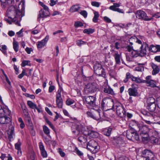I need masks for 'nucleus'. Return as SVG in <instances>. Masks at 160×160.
<instances>
[{
	"mask_svg": "<svg viewBox=\"0 0 160 160\" xmlns=\"http://www.w3.org/2000/svg\"><path fill=\"white\" fill-rule=\"evenodd\" d=\"M94 30L91 29V28H88V29H85L83 31V32L84 33H86L87 34H89L91 33H92L94 32Z\"/></svg>",
	"mask_w": 160,
	"mask_h": 160,
	"instance_id": "42",
	"label": "nucleus"
},
{
	"mask_svg": "<svg viewBox=\"0 0 160 160\" xmlns=\"http://www.w3.org/2000/svg\"><path fill=\"white\" fill-rule=\"evenodd\" d=\"M76 151L77 153L79 156H81L83 155V153H82L81 151L79 150L78 149H76Z\"/></svg>",
	"mask_w": 160,
	"mask_h": 160,
	"instance_id": "61",
	"label": "nucleus"
},
{
	"mask_svg": "<svg viewBox=\"0 0 160 160\" xmlns=\"http://www.w3.org/2000/svg\"><path fill=\"white\" fill-rule=\"evenodd\" d=\"M8 138L10 141L13 140L15 137V134L14 133V128H12L8 132Z\"/></svg>",
	"mask_w": 160,
	"mask_h": 160,
	"instance_id": "28",
	"label": "nucleus"
},
{
	"mask_svg": "<svg viewBox=\"0 0 160 160\" xmlns=\"http://www.w3.org/2000/svg\"><path fill=\"white\" fill-rule=\"evenodd\" d=\"M11 13H13L14 14L15 13V15H14L13 16L11 15L10 17H9V18H13V21L16 20V19H15V18H18V17L20 18H21L22 17V16H21L22 14L21 12L19 10H17L16 11H12V12H9L8 11V14L10 15Z\"/></svg>",
	"mask_w": 160,
	"mask_h": 160,
	"instance_id": "17",
	"label": "nucleus"
},
{
	"mask_svg": "<svg viewBox=\"0 0 160 160\" xmlns=\"http://www.w3.org/2000/svg\"><path fill=\"white\" fill-rule=\"evenodd\" d=\"M26 65H28L29 66H31L30 61L29 60H24L22 62L21 64L22 67H24Z\"/></svg>",
	"mask_w": 160,
	"mask_h": 160,
	"instance_id": "44",
	"label": "nucleus"
},
{
	"mask_svg": "<svg viewBox=\"0 0 160 160\" xmlns=\"http://www.w3.org/2000/svg\"><path fill=\"white\" fill-rule=\"evenodd\" d=\"M155 100L153 98L150 97L148 99V103H149L150 104H152V103H155Z\"/></svg>",
	"mask_w": 160,
	"mask_h": 160,
	"instance_id": "51",
	"label": "nucleus"
},
{
	"mask_svg": "<svg viewBox=\"0 0 160 160\" xmlns=\"http://www.w3.org/2000/svg\"><path fill=\"white\" fill-rule=\"evenodd\" d=\"M121 46L120 43L118 42H116L115 43V47L117 49H118Z\"/></svg>",
	"mask_w": 160,
	"mask_h": 160,
	"instance_id": "62",
	"label": "nucleus"
},
{
	"mask_svg": "<svg viewBox=\"0 0 160 160\" xmlns=\"http://www.w3.org/2000/svg\"><path fill=\"white\" fill-rule=\"evenodd\" d=\"M155 60L158 62H160V56H156L154 58Z\"/></svg>",
	"mask_w": 160,
	"mask_h": 160,
	"instance_id": "63",
	"label": "nucleus"
},
{
	"mask_svg": "<svg viewBox=\"0 0 160 160\" xmlns=\"http://www.w3.org/2000/svg\"><path fill=\"white\" fill-rule=\"evenodd\" d=\"M101 106L103 108H108L107 109H112L114 106L113 100L110 98H104L102 100Z\"/></svg>",
	"mask_w": 160,
	"mask_h": 160,
	"instance_id": "9",
	"label": "nucleus"
},
{
	"mask_svg": "<svg viewBox=\"0 0 160 160\" xmlns=\"http://www.w3.org/2000/svg\"><path fill=\"white\" fill-rule=\"evenodd\" d=\"M94 16L92 19V21L95 23H96L98 22V18L99 16V13L96 11H94Z\"/></svg>",
	"mask_w": 160,
	"mask_h": 160,
	"instance_id": "34",
	"label": "nucleus"
},
{
	"mask_svg": "<svg viewBox=\"0 0 160 160\" xmlns=\"http://www.w3.org/2000/svg\"><path fill=\"white\" fill-rule=\"evenodd\" d=\"M151 78V76H147L145 78L146 80H143V82L146 83L148 86L153 88L157 87L156 82L152 79Z\"/></svg>",
	"mask_w": 160,
	"mask_h": 160,
	"instance_id": "14",
	"label": "nucleus"
},
{
	"mask_svg": "<svg viewBox=\"0 0 160 160\" xmlns=\"http://www.w3.org/2000/svg\"><path fill=\"white\" fill-rule=\"evenodd\" d=\"M46 122L49 125V126L53 130H55V128L52 123L48 119H46Z\"/></svg>",
	"mask_w": 160,
	"mask_h": 160,
	"instance_id": "52",
	"label": "nucleus"
},
{
	"mask_svg": "<svg viewBox=\"0 0 160 160\" xmlns=\"http://www.w3.org/2000/svg\"><path fill=\"white\" fill-rule=\"evenodd\" d=\"M91 4L92 6L97 7H99L100 5L99 2H92L91 3Z\"/></svg>",
	"mask_w": 160,
	"mask_h": 160,
	"instance_id": "54",
	"label": "nucleus"
},
{
	"mask_svg": "<svg viewBox=\"0 0 160 160\" xmlns=\"http://www.w3.org/2000/svg\"><path fill=\"white\" fill-rule=\"evenodd\" d=\"M62 90V89H59L56 95V100L57 99H61V92Z\"/></svg>",
	"mask_w": 160,
	"mask_h": 160,
	"instance_id": "43",
	"label": "nucleus"
},
{
	"mask_svg": "<svg viewBox=\"0 0 160 160\" xmlns=\"http://www.w3.org/2000/svg\"><path fill=\"white\" fill-rule=\"evenodd\" d=\"M57 104L59 108H62V100L61 99H57L56 100Z\"/></svg>",
	"mask_w": 160,
	"mask_h": 160,
	"instance_id": "39",
	"label": "nucleus"
},
{
	"mask_svg": "<svg viewBox=\"0 0 160 160\" xmlns=\"http://www.w3.org/2000/svg\"><path fill=\"white\" fill-rule=\"evenodd\" d=\"M25 51L28 54H30L31 53V52L32 51V49L31 48H29L28 47H27L25 48Z\"/></svg>",
	"mask_w": 160,
	"mask_h": 160,
	"instance_id": "58",
	"label": "nucleus"
},
{
	"mask_svg": "<svg viewBox=\"0 0 160 160\" xmlns=\"http://www.w3.org/2000/svg\"><path fill=\"white\" fill-rule=\"evenodd\" d=\"M76 130L72 131L75 134H78L80 132L85 136H88L92 138H96L98 136V133L92 129L88 128H85L81 124L78 123L75 126Z\"/></svg>",
	"mask_w": 160,
	"mask_h": 160,
	"instance_id": "1",
	"label": "nucleus"
},
{
	"mask_svg": "<svg viewBox=\"0 0 160 160\" xmlns=\"http://www.w3.org/2000/svg\"><path fill=\"white\" fill-rule=\"evenodd\" d=\"M126 48L127 50L126 57L127 61L130 62L133 61V58L139 56L138 52L133 50L132 48L130 46H128Z\"/></svg>",
	"mask_w": 160,
	"mask_h": 160,
	"instance_id": "3",
	"label": "nucleus"
},
{
	"mask_svg": "<svg viewBox=\"0 0 160 160\" xmlns=\"http://www.w3.org/2000/svg\"><path fill=\"white\" fill-rule=\"evenodd\" d=\"M44 141L46 144L49 145H50L51 144L52 142V141L47 137H45L44 138Z\"/></svg>",
	"mask_w": 160,
	"mask_h": 160,
	"instance_id": "48",
	"label": "nucleus"
},
{
	"mask_svg": "<svg viewBox=\"0 0 160 160\" xmlns=\"http://www.w3.org/2000/svg\"><path fill=\"white\" fill-rule=\"evenodd\" d=\"M98 145L97 142L94 140H91L87 144V148L90 151H92L97 148Z\"/></svg>",
	"mask_w": 160,
	"mask_h": 160,
	"instance_id": "16",
	"label": "nucleus"
},
{
	"mask_svg": "<svg viewBox=\"0 0 160 160\" xmlns=\"http://www.w3.org/2000/svg\"><path fill=\"white\" fill-rule=\"evenodd\" d=\"M157 101L158 102L157 104L158 105V107L160 109V97H158L157 98Z\"/></svg>",
	"mask_w": 160,
	"mask_h": 160,
	"instance_id": "64",
	"label": "nucleus"
},
{
	"mask_svg": "<svg viewBox=\"0 0 160 160\" xmlns=\"http://www.w3.org/2000/svg\"><path fill=\"white\" fill-rule=\"evenodd\" d=\"M48 36H47L43 40L40 41L38 42L37 44L38 48H41L44 47L48 41Z\"/></svg>",
	"mask_w": 160,
	"mask_h": 160,
	"instance_id": "22",
	"label": "nucleus"
},
{
	"mask_svg": "<svg viewBox=\"0 0 160 160\" xmlns=\"http://www.w3.org/2000/svg\"><path fill=\"white\" fill-rule=\"evenodd\" d=\"M43 130L44 133L48 136L50 137V130L49 128L46 126H43Z\"/></svg>",
	"mask_w": 160,
	"mask_h": 160,
	"instance_id": "36",
	"label": "nucleus"
},
{
	"mask_svg": "<svg viewBox=\"0 0 160 160\" xmlns=\"http://www.w3.org/2000/svg\"><path fill=\"white\" fill-rule=\"evenodd\" d=\"M58 152L62 157H64L65 156V153L62 151L61 148H59L58 149Z\"/></svg>",
	"mask_w": 160,
	"mask_h": 160,
	"instance_id": "55",
	"label": "nucleus"
},
{
	"mask_svg": "<svg viewBox=\"0 0 160 160\" xmlns=\"http://www.w3.org/2000/svg\"><path fill=\"white\" fill-rule=\"evenodd\" d=\"M86 42L81 40H78L76 41V44L78 46H80L82 45L86 44Z\"/></svg>",
	"mask_w": 160,
	"mask_h": 160,
	"instance_id": "46",
	"label": "nucleus"
},
{
	"mask_svg": "<svg viewBox=\"0 0 160 160\" xmlns=\"http://www.w3.org/2000/svg\"><path fill=\"white\" fill-rule=\"evenodd\" d=\"M131 79L132 81L139 83L143 82V80H142L140 78L135 77L133 76H132L131 77Z\"/></svg>",
	"mask_w": 160,
	"mask_h": 160,
	"instance_id": "38",
	"label": "nucleus"
},
{
	"mask_svg": "<svg viewBox=\"0 0 160 160\" xmlns=\"http://www.w3.org/2000/svg\"><path fill=\"white\" fill-rule=\"evenodd\" d=\"M27 104L29 107L32 109H35L37 108V105L30 101H28Z\"/></svg>",
	"mask_w": 160,
	"mask_h": 160,
	"instance_id": "31",
	"label": "nucleus"
},
{
	"mask_svg": "<svg viewBox=\"0 0 160 160\" xmlns=\"http://www.w3.org/2000/svg\"><path fill=\"white\" fill-rule=\"evenodd\" d=\"M0 50L2 52L4 55H7L6 50L7 49V46L5 45H2L1 46Z\"/></svg>",
	"mask_w": 160,
	"mask_h": 160,
	"instance_id": "41",
	"label": "nucleus"
},
{
	"mask_svg": "<svg viewBox=\"0 0 160 160\" xmlns=\"http://www.w3.org/2000/svg\"><path fill=\"white\" fill-rule=\"evenodd\" d=\"M83 101L88 106L93 108L95 107L96 98L93 96H87L84 97Z\"/></svg>",
	"mask_w": 160,
	"mask_h": 160,
	"instance_id": "7",
	"label": "nucleus"
},
{
	"mask_svg": "<svg viewBox=\"0 0 160 160\" xmlns=\"http://www.w3.org/2000/svg\"><path fill=\"white\" fill-rule=\"evenodd\" d=\"M109 72L110 76L112 77H114L116 75V72L114 70H110Z\"/></svg>",
	"mask_w": 160,
	"mask_h": 160,
	"instance_id": "56",
	"label": "nucleus"
},
{
	"mask_svg": "<svg viewBox=\"0 0 160 160\" xmlns=\"http://www.w3.org/2000/svg\"><path fill=\"white\" fill-rule=\"evenodd\" d=\"M21 142L20 141V140L19 139L18 142L15 144V148L17 150H20L21 148Z\"/></svg>",
	"mask_w": 160,
	"mask_h": 160,
	"instance_id": "45",
	"label": "nucleus"
},
{
	"mask_svg": "<svg viewBox=\"0 0 160 160\" xmlns=\"http://www.w3.org/2000/svg\"><path fill=\"white\" fill-rule=\"evenodd\" d=\"M158 135V132L154 130L150 129L148 132L149 137L150 136L151 138L157 137Z\"/></svg>",
	"mask_w": 160,
	"mask_h": 160,
	"instance_id": "29",
	"label": "nucleus"
},
{
	"mask_svg": "<svg viewBox=\"0 0 160 160\" xmlns=\"http://www.w3.org/2000/svg\"><path fill=\"white\" fill-rule=\"evenodd\" d=\"M93 108L94 111L92 112H87V114L88 116L92 118L97 120H98L101 118V113H102V112L99 109V107H95Z\"/></svg>",
	"mask_w": 160,
	"mask_h": 160,
	"instance_id": "5",
	"label": "nucleus"
},
{
	"mask_svg": "<svg viewBox=\"0 0 160 160\" xmlns=\"http://www.w3.org/2000/svg\"><path fill=\"white\" fill-rule=\"evenodd\" d=\"M151 140L152 142L157 144H160V138H158L156 137L151 138Z\"/></svg>",
	"mask_w": 160,
	"mask_h": 160,
	"instance_id": "35",
	"label": "nucleus"
},
{
	"mask_svg": "<svg viewBox=\"0 0 160 160\" xmlns=\"http://www.w3.org/2000/svg\"><path fill=\"white\" fill-rule=\"evenodd\" d=\"M139 44H141V46L139 52V55L141 57L144 56L146 54L147 50L149 48L148 45L144 42Z\"/></svg>",
	"mask_w": 160,
	"mask_h": 160,
	"instance_id": "13",
	"label": "nucleus"
},
{
	"mask_svg": "<svg viewBox=\"0 0 160 160\" xmlns=\"http://www.w3.org/2000/svg\"><path fill=\"white\" fill-rule=\"evenodd\" d=\"M80 14L85 18H86L87 17L88 13L85 10L81 11L80 12Z\"/></svg>",
	"mask_w": 160,
	"mask_h": 160,
	"instance_id": "53",
	"label": "nucleus"
},
{
	"mask_svg": "<svg viewBox=\"0 0 160 160\" xmlns=\"http://www.w3.org/2000/svg\"><path fill=\"white\" fill-rule=\"evenodd\" d=\"M50 14L49 11H47L44 10L42 9H41L39 12V14L38 18V20L40 21L41 18H46Z\"/></svg>",
	"mask_w": 160,
	"mask_h": 160,
	"instance_id": "18",
	"label": "nucleus"
},
{
	"mask_svg": "<svg viewBox=\"0 0 160 160\" xmlns=\"http://www.w3.org/2000/svg\"><path fill=\"white\" fill-rule=\"evenodd\" d=\"M137 18L141 20L145 21H149L152 19V17H148L146 13L143 11L138 10L135 13Z\"/></svg>",
	"mask_w": 160,
	"mask_h": 160,
	"instance_id": "8",
	"label": "nucleus"
},
{
	"mask_svg": "<svg viewBox=\"0 0 160 160\" xmlns=\"http://www.w3.org/2000/svg\"><path fill=\"white\" fill-rule=\"evenodd\" d=\"M13 48L16 52H17L19 49V45L18 43L16 41H14L13 42Z\"/></svg>",
	"mask_w": 160,
	"mask_h": 160,
	"instance_id": "37",
	"label": "nucleus"
},
{
	"mask_svg": "<svg viewBox=\"0 0 160 160\" xmlns=\"http://www.w3.org/2000/svg\"><path fill=\"white\" fill-rule=\"evenodd\" d=\"M105 85L104 88V92L105 93L112 95L114 94V92L112 89L108 85L107 81L105 82Z\"/></svg>",
	"mask_w": 160,
	"mask_h": 160,
	"instance_id": "20",
	"label": "nucleus"
},
{
	"mask_svg": "<svg viewBox=\"0 0 160 160\" xmlns=\"http://www.w3.org/2000/svg\"><path fill=\"white\" fill-rule=\"evenodd\" d=\"M120 6L119 3H114L113 5L110 6L109 8L110 9L114 11H116L119 13H123L124 12L122 9L118 8Z\"/></svg>",
	"mask_w": 160,
	"mask_h": 160,
	"instance_id": "19",
	"label": "nucleus"
},
{
	"mask_svg": "<svg viewBox=\"0 0 160 160\" xmlns=\"http://www.w3.org/2000/svg\"><path fill=\"white\" fill-rule=\"evenodd\" d=\"M116 112L117 115L121 118L124 117L126 115V112L123 106L121 104L116 105Z\"/></svg>",
	"mask_w": 160,
	"mask_h": 160,
	"instance_id": "12",
	"label": "nucleus"
},
{
	"mask_svg": "<svg viewBox=\"0 0 160 160\" xmlns=\"http://www.w3.org/2000/svg\"><path fill=\"white\" fill-rule=\"evenodd\" d=\"M75 101L74 100L70 99H68L66 101V104L67 105H70L74 103Z\"/></svg>",
	"mask_w": 160,
	"mask_h": 160,
	"instance_id": "47",
	"label": "nucleus"
},
{
	"mask_svg": "<svg viewBox=\"0 0 160 160\" xmlns=\"http://www.w3.org/2000/svg\"><path fill=\"white\" fill-rule=\"evenodd\" d=\"M74 25L76 28H77L82 26L83 25L82 22H75Z\"/></svg>",
	"mask_w": 160,
	"mask_h": 160,
	"instance_id": "49",
	"label": "nucleus"
},
{
	"mask_svg": "<svg viewBox=\"0 0 160 160\" xmlns=\"http://www.w3.org/2000/svg\"><path fill=\"white\" fill-rule=\"evenodd\" d=\"M112 130V129L111 128H105L103 131L104 134L107 136H109L111 134Z\"/></svg>",
	"mask_w": 160,
	"mask_h": 160,
	"instance_id": "33",
	"label": "nucleus"
},
{
	"mask_svg": "<svg viewBox=\"0 0 160 160\" xmlns=\"http://www.w3.org/2000/svg\"><path fill=\"white\" fill-rule=\"evenodd\" d=\"M99 90V86L95 83L87 84L85 88L86 93H93Z\"/></svg>",
	"mask_w": 160,
	"mask_h": 160,
	"instance_id": "6",
	"label": "nucleus"
},
{
	"mask_svg": "<svg viewBox=\"0 0 160 160\" xmlns=\"http://www.w3.org/2000/svg\"><path fill=\"white\" fill-rule=\"evenodd\" d=\"M142 126L138 127V132L142 136L143 141L148 140L149 139L148 132L150 129H149L142 122Z\"/></svg>",
	"mask_w": 160,
	"mask_h": 160,
	"instance_id": "4",
	"label": "nucleus"
},
{
	"mask_svg": "<svg viewBox=\"0 0 160 160\" xmlns=\"http://www.w3.org/2000/svg\"><path fill=\"white\" fill-rule=\"evenodd\" d=\"M94 70L95 73L99 76H102L105 78L106 73L104 70L102 68L101 64L96 63L94 66Z\"/></svg>",
	"mask_w": 160,
	"mask_h": 160,
	"instance_id": "10",
	"label": "nucleus"
},
{
	"mask_svg": "<svg viewBox=\"0 0 160 160\" xmlns=\"http://www.w3.org/2000/svg\"><path fill=\"white\" fill-rule=\"evenodd\" d=\"M150 64L153 69L152 71V74L153 75H155L158 73L160 71V68L158 66L153 63H151Z\"/></svg>",
	"mask_w": 160,
	"mask_h": 160,
	"instance_id": "23",
	"label": "nucleus"
},
{
	"mask_svg": "<svg viewBox=\"0 0 160 160\" xmlns=\"http://www.w3.org/2000/svg\"><path fill=\"white\" fill-rule=\"evenodd\" d=\"M127 138L129 140H138L139 139L138 135L135 131L132 130H127L126 133Z\"/></svg>",
	"mask_w": 160,
	"mask_h": 160,
	"instance_id": "11",
	"label": "nucleus"
},
{
	"mask_svg": "<svg viewBox=\"0 0 160 160\" xmlns=\"http://www.w3.org/2000/svg\"><path fill=\"white\" fill-rule=\"evenodd\" d=\"M129 41L130 44L132 45L133 43L136 42L138 44H142V41L138 40L137 38L135 37H132L129 39Z\"/></svg>",
	"mask_w": 160,
	"mask_h": 160,
	"instance_id": "27",
	"label": "nucleus"
},
{
	"mask_svg": "<svg viewBox=\"0 0 160 160\" xmlns=\"http://www.w3.org/2000/svg\"><path fill=\"white\" fill-rule=\"evenodd\" d=\"M80 8V7L78 5H73L70 8L69 11L71 12H77Z\"/></svg>",
	"mask_w": 160,
	"mask_h": 160,
	"instance_id": "30",
	"label": "nucleus"
},
{
	"mask_svg": "<svg viewBox=\"0 0 160 160\" xmlns=\"http://www.w3.org/2000/svg\"><path fill=\"white\" fill-rule=\"evenodd\" d=\"M114 57L116 63L118 64L120 63V55L117 52H115Z\"/></svg>",
	"mask_w": 160,
	"mask_h": 160,
	"instance_id": "32",
	"label": "nucleus"
},
{
	"mask_svg": "<svg viewBox=\"0 0 160 160\" xmlns=\"http://www.w3.org/2000/svg\"><path fill=\"white\" fill-rule=\"evenodd\" d=\"M23 112L25 116L28 117H29V114L27 109L26 108L23 109Z\"/></svg>",
	"mask_w": 160,
	"mask_h": 160,
	"instance_id": "57",
	"label": "nucleus"
},
{
	"mask_svg": "<svg viewBox=\"0 0 160 160\" xmlns=\"http://www.w3.org/2000/svg\"><path fill=\"white\" fill-rule=\"evenodd\" d=\"M11 112L7 107L2 108L0 106V123L7 124L11 121L10 117Z\"/></svg>",
	"mask_w": 160,
	"mask_h": 160,
	"instance_id": "2",
	"label": "nucleus"
},
{
	"mask_svg": "<svg viewBox=\"0 0 160 160\" xmlns=\"http://www.w3.org/2000/svg\"><path fill=\"white\" fill-rule=\"evenodd\" d=\"M144 121L147 124H157L160 125V121L157 122H152L149 121L144 120Z\"/></svg>",
	"mask_w": 160,
	"mask_h": 160,
	"instance_id": "50",
	"label": "nucleus"
},
{
	"mask_svg": "<svg viewBox=\"0 0 160 160\" xmlns=\"http://www.w3.org/2000/svg\"><path fill=\"white\" fill-rule=\"evenodd\" d=\"M154 156V153L150 150L145 149L142 152V156L144 158H149L152 159Z\"/></svg>",
	"mask_w": 160,
	"mask_h": 160,
	"instance_id": "15",
	"label": "nucleus"
},
{
	"mask_svg": "<svg viewBox=\"0 0 160 160\" xmlns=\"http://www.w3.org/2000/svg\"><path fill=\"white\" fill-rule=\"evenodd\" d=\"M128 94L130 96L136 97L138 96V92L136 88H131L128 90Z\"/></svg>",
	"mask_w": 160,
	"mask_h": 160,
	"instance_id": "24",
	"label": "nucleus"
},
{
	"mask_svg": "<svg viewBox=\"0 0 160 160\" xmlns=\"http://www.w3.org/2000/svg\"><path fill=\"white\" fill-rule=\"evenodd\" d=\"M39 146L41 151V154L43 158H47L48 156L47 152L45 149L44 147L42 142L39 143Z\"/></svg>",
	"mask_w": 160,
	"mask_h": 160,
	"instance_id": "21",
	"label": "nucleus"
},
{
	"mask_svg": "<svg viewBox=\"0 0 160 160\" xmlns=\"http://www.w3.org/2000/svg\"><path fill=\"white\" fill-rule=\"evenodd\" d=\"M142 122H137L135 120H132L130 121L129 123V126L130 127L137 126L138 128V127H140L142 125Z\"/></svg>",
	"mask_w": 160,
	"mask_h": 160,
	"instance_id": "26",
	"label": "nucleus"
},
{
	"mask_svg": "<svg viewBox=\"0 0 160 160\" xmlns=\"http://www.w3.org/2000/svg\"><path fill=\"white\" fill-rule=\"evenodd\" d=\"M104 20L106 22L108 23H110L111 22V20L108 17L105 16L103 18Z\"/></svg>",
	"mask_w": 160,
	"mask_h": 160,
	"instance_id": "59",
	"label": "nucleus"
},
{
	"mask_svg": "<svg viewBox=\"0 0 160 160\" xmlns=\"http://www.w3.org/2000/svg\"><path fill=\"white\" fill-rule=\"evenodd\" d=\"M136 70L138 71L142 72L144 70V68L142 66L138 67L136 68Z\"/></svg>",
	"mask_w": 160,
	"mask_h": 160,
	"instance_id": "60",
	"label": "nucleus"
},
{
	"mask_svg": "<svg viewBox=\"0 0 160 160\" xmlns=\"http://www.w3.org/2000/svg\"><path fill=\"white\" fill-rule=\"evenodd\" d=\"M149 50L152 52H157L156 46H154L153 45H151L149 47Z\"/></svg>",
	"mask_w": 160,
	"mask_h": 160,
	"instance_id": "40",
	"label": "nucleus"
},
{
	"mask_svg": "<svg viewBox=\"0 0 160 160\" xmlns=\"http://www.w3.org/2000/svg\"><path fill=\"white\" fill-rule=\"evenodd\" d=\"M157 108L156 104L155 103L150 104L148 103L147 108L151 112H154L155 111Z\"/></svg>",
	"mask_w": 160,
	"mask_h": 160,
	"instance_id": "25",
	"label": "nucleus"
}]
</instances>
